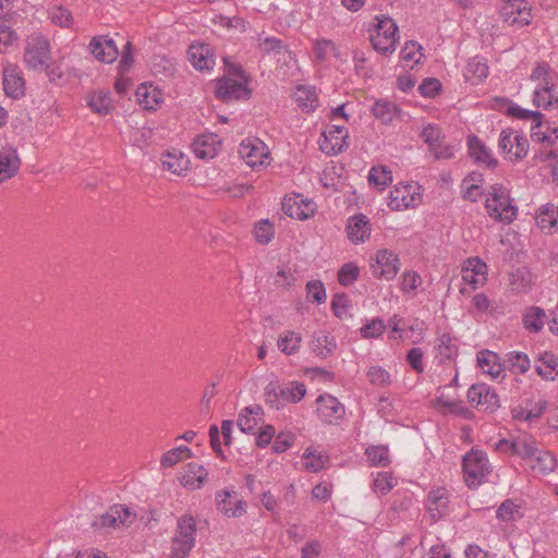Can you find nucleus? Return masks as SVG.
<instances>
[{
	"label": "nucleus",
	"instance_id": "1",
	"mask_svg": "<svg viewBox=\"0 0 558 558\" xmlns=\"http://www.w3.org/2000/svg\"><path fill=\"white\" fill-rule=\"evenodd\" d=\"M306 386L298 380L280 385L278 381H270L265 387V402L276 410H280L288 403H298L306 395Z\"/></svg>",
	"mask_w": 558,
	"mask_h": 558
},
{
	"label": "nucleus",
	"instance_id": "2",
	"mask_svg": "<svg viewBox=\"0 0 558 558\" xmlns=\"http://www.w3.org/2000/svg\"><path fill=\"white\" fill-rule=\"evenodd\" d=\"M196 520L191 514H183L178 519L177 529L171 542L169 558H186L195 545Z\"/></svg>",
	"mask_w": 558,
	"mask_h": 558
},
{
	"label": "nucleus",
	"instance_id": "3",
	"mask_svg": "<svg viewBox=\"0 0 558 558\" xmlns=\"http://www.w3.org/2000/svg\"><path fill=\"white\" fill-rule=\"evenodd\" d=\"M228 76L217 82L216 94L225 101L241 99L248 96L247 78L241 68L234 63L226 62Z\"/></svg>",
	"mask_w": 558,
	"mask_h": 558
},
{
	"label": "nucleus",
	"instance_id": "4",
	"mask_svg": "<svg viewBox=\"0 0 558 558\" xmlns=\"http://www.w3.org/2000/svg\"><path fill=\"white\" fill-rule=\"evenodd\" d=\"M486 209L490 218L510 223L517 217V207L512 205L508 192L501 186H493L486 198Z\"/></svg>",
	"mask_w": 558,
	"mask_h": 558
},
{
	"label": "nucleus",
	"instance_id": "5",
	"mask_svg": "<svg viewBox=\"0 0 558 558\" xmlns=\"http://www.w3.org/2000/svg\"><path fill=\"white\" fill-rule=\"evenodd\" d=\"M464 480L470 488L477 487L490 472L486 453L472 449L463 457L462 462Z\"/></svg>",
	"mask_w": 558,
	"mask_h": 558
},
{
	"label": "nucleus",
	"instance_id": "6",
	"mask_svg": "<svg viewBox=\"0 0 558 558\" xmlns=\"http://www.w3.org/2000/svg\"><path fill=\"white\" fill-rule=\"evenodd\" d=\"M50 59V44L39 34L27 38L24 48V62L28 69L41 71L48 65Z\"/></svg>",
	"mask_w": 558,
	"mask_h": 558
},
{
	"label": "nucleus",
	"instance_id": "7",
	"mask_svg": "<svg viewBox=\"0 0 558 558\" xmlns=\"http://www.w3.org/2000/svg\"><path fill=\"white\" fill-rule=\"evenodd\" d=\"M376 34L372 35L371 41L374 49L384 54H391L397 47L398 26L391 17H377Z\"/></svg>",
	"mask_w": 558,
	"mask_h": 558
},
{
	"label": "nucleus",
	"instance_id": "8",
	"mask_svg": "<svg viewBox=\"0 0 558 558\" xmlns=\"http://www.w3.org/2000/svg\"><path fill=\"white\" fill-rule=\"evenodd\" d=\"M239 155L252 168L269 165L270 151L267 145L257 137H248L241 142Z\"/></svg>",
	"mask_w": 558,
	"mask_h": 558
},
{
	"label": "nucleus",
	"instance_id": "9",
	"mask_svg": "<svg viewBox=\"0 0 558 558\" xmlns=\"http://www.w3.org/2000/svg\"><path fill=\"white\" fill-rule=\"evenodd\" d=\"M135 513L122 505H113L108 511L93 521L96 530L121 529L130 526L135 521Z\"/></svg>",
	"mask_w": 558,
	"mask_h": 558
},
{
	"label": "nucleus",
	"instance_id": "10",
	"mask_svg": "<svg viewBox=\"0 0 558 558\" xmlns=\"http://www.w3.org/2000/svg\"><path fill=\"white\" fill-rule=\"evenodd\" d=\"M421 203L420 186L416 183L396 185L389 193L388 206L392 210H403Z\"/></svg>",
	"mask_w": 558,
	"mask_h": 558
},
{
	"label": "nucleus",
	"instance_id": "11",
	"mask_svg": "<svg viewBox=\"0 0 558 558\" xmlns=\"http://www.w3.org/2000/svg\"><path fill=\"white\" fill-rule=\"evenodd\" d=\"M282 210L291 218L305 220L314 214V205L311 198L300 193H291L283 198Z\"/></svg>",
	"mask_w": 558,
	"mask_h": 558
},
{
	"label": "nucleus",
	"instance_id": "12",
	"mask_svg": "<svg viewBox=\"0 0 558 558\" xmlns=\"http://www.w3.org/2000/svg\"><path fill=\"white\" fill-rule=\"evenodd\" d=\"M316 414L326 424H338L344 415V407L331 395L316 398Z\"/></svg>",
	"mask_w": 558,
	"mask_h": 558
},
{
	"label": "nucleus",
	"instance_id": "13",
	"mask_svg": "<svg viewBox=\"0 0 558 558\" xmlns=\"http://www.w3.org/2000/svg\"><path fill=\"white\" fill-rule=\"evenodd\" d=\"M319 148L327 155H336L347 146L348 131L340 124H333L322 134Z\"/></svg>",
	"mask_w": 558,
	"mask_h": 558
},
{
	"label": "nucleus",
	"instance_id": "14",
	"mask_svg": "<svg viewBox=\"0 0 558 558\" xmlns=\"http://www.w3.org/2000/svg\"><path fill=\"white\" fill-rule=\"evenodd\" d=\"M371 268L375 277L390 280L395 278L399 271V258L389 250H380L377 252L375 263L371 265Z\"/></svg>",
	"mask_w": 558,
	"mask_h": 558
},
{
	"label": "nucleus",
	"instance_id": "15",
	"mask_svg": "<svg viewBox=\"0 0 558 558\" xmlns=\"http://www.w3.org/2000/svg\"><path fill=\"white\" fill-rule=\"evenodd\" d=\"M468 400L476 408L494 411L498 408V396L486 384L472 385L468 390Z\"/></svg>",
	"mask_w": 558,
	"mask_h": 558
},
{
	"label": "nucleus",
	"instance_id": "16",
	"mask_svg": "<svg viewBox=\"0 0 558 558\" xmlns=\"http://www.w3.org/2000/svg\"><path fill=\"white\" fill-rule=\"evenodd\" d=\"M508 113L514 118L521 120H532L533 125L531 129V137L535 142H551V135H547L546 132L542 131L543 128V114L538 111H532L527 109H523L519 106H510L508 108Z\"/></svg>",
	"mask_w": 558,
	"mask_h": 558
},
{
	"label": "nucleus",
	"instance_id": "17",
	"mask_svg": "<svg viewBox=\"0 0 558 558\" xmlns=\"http://www.w3.org/2000/svg\"><path fill=\"white\" fill-rule=\"evenodd\" d=\"M217 508L229 518L241 517L246 511V502L234 490H221L216 494Z\"/></svg>",
	"mask_w": 558,
	"mask_h": 558
},
{
	"label": "nucleus",
	"instance_id": "18",
	"mask_svg": "<svg viewBox=\"0 0 558 558\" xmlns=\"http://www.w3.org/2000/svg\"><path fill=\"white\" fill-rule=\"evenodd\" d=\"M3 90L7 96L19 99L25 94V82L22 71L14 64H7L3 69Z\"/></svg>",
	"mask_w": 558,
	"mask_h": 558
},
{
	"label": "nucleus",
	"instance_id": "19",
	"mask_svg": "<svg viewBox=\"0 0 558 558\" xmlns=\"http://www.w3.org/2000/svg\"><path fill=\"white\" fill-rule=\"evenodd\" d=\"M450 495L444 487H437L428 493L426 508L433 521L447 515L449 511Z\"/></svg>",
	"mask_w": 558,
	"mask_h": 558
},
{
	"label": "nucleus",
	"instance_id": "20",
	"mask_svg": "<svg viewBox=\"0 0 558 558\" xmlns=\"http://www.w3.org/2000/svg\"><path fill=\"white\" fill-rule=\"evenodd\" d=\"M501 13L505 20L511 24H518L524 26L531 22V8H527L525 0H504Z\"/></svg>",
	"mask_w": 558,
	"mask_h": 558
},
{
	"label": "nucleus",
	"instance_id": "21",
	"mask_svg": "<svg viewBox=\"0 0 558 558\" xmlns=\"http://www.w3.org/2000/svg\"><path fill=\"white\" fill-rule=\"evenodd\" d=\"M221 140L217 134L208 133L196 137L192 144L195 156L199 159L214 158L220 148Z\"/></svg>",
	"mask_w": 558,
	"mask_h": 558
},
{
	"label": "nucleus",
	"instance_id": "22",
	"mask_svg": "<svg viewBox=\"0 0 558 558\" xmlns=\"http://www.w3.org/2000/svg\"><path fill=\"white\" fill-rule=\"evenodd\" d=\"M89 50L97 60L105 63L113 62L119 54L116 43L106 37L93 38L89 43Z\"/></svg>",
	"mask_w": 558,
	"mask_h": 558
},
{
	"label": "nucleus",
	"instance_id": "23",
	"mask_svg": "<svg viewBox=\"0 0 558 558\" xmlns=\"http://www.w3.org/2000/svg\"><path fill=\"white\" fill-rule=\"evenodd\" d=\"M208 472L202 464L189 463L180 477L181 485L190 490L199 489L206 482Z\"/></svg>",
	"mask_w": 558,
	"mask_h": 558
},
{
	"label": "nucleus",
	"instance_id": "24",
	"mask_svg": "<svg viewBox=\"0 0 558 558\" xmlns=\"http://www.w3.org/2000/svg\"><path fill=\"white\" fill-rule=\"evenodd\" d=\"M187 53L190 62L197 70H209L215 65V58L209 45L192 44Z\"/></svg>",
	"mask_w": 558,
	"mask_h": 558
},
{
	"label": "nucleus",
	"instance_id": "25",
	"mask_svg": "<svg viewBox=\"0 0 558 558\" xmlns=\"http://www.w3.org/2000/svg\"><path fill=\"white\" fill-rule=\"evenodd\" d=\"M468 148L471 158L476 163L486 165L488 168L497 166V159L493 157L492 150L477 136H468Z\"/></svg>",
	"mask_w": 558,
	"mask_h": 558
},
{
	"label": "nucleus",
	"instance_id": "26",
	"mask_svg": "<svg viewBox=\"0 0 558 558\" xmlns=\"http://www.w3.org/2000/svg\"><path fill=\"white\" fill-rule=\"evenodd\" d=\"M347 234L354 243L364 242L371 234L368 218L363 214L350 217L347 225Z\"/></svg>",
	"mask_w": 558,
	"mask_h": 558
},
{
	"label": "nucleus",
	"instance_id": "27",
	"mask_svg": "<svg viewBox=\"0 0 558 558\" xmlns=\"http://www.w3.org/2000/svg\"><path fill=\"white\" fill-rule=\"evenodd\" d=\"M138 104L145 110H156L162 102L161 90L153 84H141L136 89Z\"/></svg>",
	"mask_w": 558,
	"mask_h": 558
},
{
	"label": "nucleus",
	"instance_id": "28",
	"mask_svg": "<svg viewBox=\"0 0 558 558\" xmlns=\"http://www.w3.org/2000/svg\"><path fill=\"white\" fill-rule=\"evenodd\" d=\"M161 163L165 170L182 175L189 169L190 160L182 151L172 149L162 155Z\"/></svg>",
	"mask_w": 558,
	"mask_h": 558
},
{
	"label": "nucleus",
	"instance_id": "29",
	"mask_svg": "<svg viewBox=\"0 0 558 558\" xmlns=\"http://www.w3.org/2000/svg\"><path fill=\"white\" fill-rule=\"evenodd\" d=\"M263 415L264 410L260 405L246 407L239 414L238 427L243 433H254Z\"/></svg>",
	"mask_w": 558,
	"mask_h": 558
},
{
	"label": "nucleus",
	"instance_id": "30",
	"mask_svg": "<svg viewBox=\"0 0 558 558\" xmlns=\"http://www.w3.org/2000/svg\"><path fill=\"white\" fill-rule=\"evenodd\" d=\"M20 158L14 148L9 147L0 151V182L11 179L20 168Z\"/></svg>",
	"mask_w": 558,
	"mask_h": 558
},
{
	"label": "nucleus",
	"instance_id": "31",
	"mask_svg": "<svg viewBox=\"0 0 558 558\" xmlns=\"http://www.w3.org/2000/svg\"><path fill=\"white\" fill-rule=\"evenodd\" d=\"M88 107L98 114H108L113 109L112 98L109 92L97 90L87 96Z\"/></svg>",
	"mask_w": 558,
	"mask_h": 558
},
{
	"label": "nucleus",
	"instance_id": "32",
	"mask_svg": "<svg viewBox=\"0 0 558 558\" xmlns=\"http://www.w3.org/2000/svg\"><path fill=\"white\" fill-rule=\"evenodd\" d=\"M555 86H539L535 88L533 104L545 110L558 108V95L554 93Z\"/></svg>",
	"mask_w": 558,
	"mask_h": 558
},
{
	"label": "nucleus",
	"instance_id": "33",
	"mask_svg": "<svg viewBox=\"0 0 558 558\" xmlns=\"http://www.w3.org/2000/svg\"><path fill=\"white\" fill-rule=\"evenodd\" d=\"M558 357L551 352L545 351L538 357L535 369L537 374L544 379H554L558 374Z\"/></svg>",
	"mask_w": 558,
	"mask_h": 558
},
{
	"label": "nucleus",
	"instance_id": "34",
	"mask_svg": "<svg viewBox=\"0 0 558 558\" xmlns=\"http://www.w3.org/2000/svg\"><path fill=\"white\" fill-rule=\"evenodd\" d=\"M529 466L541 474H547L556 468V458L549 452L536 449V454L530 459Z\"/></svg>",
	"mask_w": 558,
	"mask_h": 558
},
{
	"label": "nucleus",
	"instance_id": "35",
	"mask_svg": "<svg viewBox=\"0 0 558 558\" xmlns=\"http://www.w3.org/2000/svg\"><path fill=\"white\" fill-rule=\"evenodd\" d=\"M478 366L493 378H498L504 369L498 362V355L492 351H482L477 356Z\"/></svg>",
	"mask_w": 558,
	"mask_h": 558
},
{
	"label": "nucleus",
	"instance_id": "36",
	"mask_svg": "<svg viewBox=\"0 0 558 558\" xmlns=\"http://www.w3.org/2000/svg\"><path fill=\"white\" fill-rule=\"evenodd\" d=\"M488 75V66L483 58L474 57L465 66L464 77L465 80L476 84Z\"/></svg>",
	"mask_w": 558,
	"mask_h": 558
},
{
	"label": "nucleus",
	"instance_id": "37",
	"mask_svg": "<svg viewBox=\"0 0 558 558\" xmlns=\"http://www.w3.org/2000/svg\"><path fill=\"white\" fill-rule=\"evenodd\" d=\"M530 80L538 82L539 86H556L558 73H556L547 63H538L532 71Z\"/></svg>",
	"mask_w": 558,
	"mask_h": 558
},
{
	"label": "nucleus",
	"instance_id": "38",
	"mask_svg": "<svg viewBox=\"0 0 558 558\" xmlns=\"http://www.w3.org/2000/svg\"><path fill=\"white\" fill-rule=\"evenodd\" d=\"M292 98L302 111L311 112L314 110V92L310 85L295 86Z\"/></svg>",
	"mask_w": 558,
	"mask_h": 558
},
{
	"label": "nucleus",
	"instance_id": "39",
	"mask_svg": "<svg viewBox=\"0 0 558 558\" xmlns=\"http://www.w3.org/2000/svg\"><path fill=\"white\" fill-rule=\"evenodd\" d=\"M302 338L294 331H283L277 340L278 349L286 355H292L301 348Z\"/></svg>",
	"mask_w": 558,
	"mask_h": 558
},
{
	"label": "nucleus",
	"instance_id": "40",
	"mask_svg": "<svg viewBox=\"0 0 558 558\" xmlns=\"http://www.w3.org/2000/svg\"><path fill=\"white\" fill-rule=\"evenodd\" d=\"M372 112L374 117L383 123H389L399 114L400 110L397 105L391 101L378 100L374 104Z\"/></svg>",
	"mask_w": 558,
	"mask_h": 558
},
{
	"label": "nucleus",
	"instance_id": "41",
	"mask_svg": "<svg viewBox=\"0 0 558 558\" xmlns=\"http://www.w3.org/2000/svg\"><path fill=\"white\" fill-rule=\"evenodd\" d=\"M513 454L530 461L536 454V441L531 436H522L514 439Z\"/></svg>",
	"mask_w": 558,
	"mask_h": 558
},
{
	"label": "nucleus",
	"instance_id": "42",
	"mask_svg": "<svg viewBox=\"0 0 558 558\" xmlns=\"http://www.w3.org/2000/svg\"><path fill=\"white\" fill-rule=\"evenodd\" d=\"M192 457V451L186 446H179L165 452L160 459V465L162 468H172L180 461Z\"/></svg>",
	"mask_w": 558,
	"mask_h": 558
},
{
	"label": "nucleus",
	"instance_id": "43",
	"mask_svg": "<svg viewBox=\"0 0 558 558\" xmlns=\"http://www.w3.org/2000/svg\"><path fill=\"white\" fill-rule=\"evenodd\" d=\"M368 181L371 184L384 189L392 182L391 170L383 165L374 166L369 170Z\"/></svg>",
	"mask_w": 558,
	"mask_h": 558
},
{
	"label": "nucleus",
	"instance_id": "44",
	"mask_svg": "<svg viewBox=\"0 0 558 558\" xmlns=\"http://www.w3.org/2000/svg\"><path fill=\"white\" fill-rule=\"evenodd\" d=\"M437 350L442 362L453 359L458 353L456 340L447 333H444L438 338Z\"/></svg>",
	"mask_w": 558,
	"mask_h": 558
},
{
	"label": "nucleus",
	"instance_id": "45",
	"mask_svg": "<svg viewBox=\"0 0 558 558\" xmlns=\"http://www.w3.org/2000/svg\"><path fill=\"white\" fill-rule=\"evenodd\" d=\"M545 312L539 307L531 308L523 318L525 328L534 332L539 331L544 326Z\"/></svg>",
	"mask_w": 558,
	"mask_h": 558
},
{
	"label": "nucleus",
	"instance_id": "46",
	"mask_svg": "<svg viewBox=\"0 0 558 558\" xmlns=\"http://www.w3.org/2000/svg\"><path fill=\"white\" fill-rule=\"evenodd\" d=\"M372 465L386 466L389 462L388 448L385 446H373L365 451Z\"/></svg>",
	"mask_w": 558,
	"mask_h": 558
},
{
	"label": "nucleus",
	"instance_id": "47",
	"mask_svg": "<svg viewBox=\"0 0 558 558\" xmlns=\"http://www.w3.org/2000/svg\"><path fill=\"white\" fill-rule=\"evenodd\" d=\"M275 235L272 223L268 219L258 221L254 228V236L259 244H267Z\"/></svg>",
	"mask_w": 558,
	"mask_h": 558
},
{
	"label": "nucleus",
	"instance_id": "48",
	"mask_svg": "<svg viewBox=\"0 0 558 558\" xmlns=\"http://www.w3.org/2000/svg\"><path fill=\"white\" fill-rule=\"evenodd\" d=\"M50 21L60 27L69 28L73 24L71 12L63 7H54L49 11Z\"/></svg>",
	"mask_w": 558,
	"mask_h": 558
},
{
	"label": "nucleus",
	"instance_id": "49",
	"mask_svg": "<svg viewBox=\"0 0 558 558\" xmlns=\"http://www.w3.org/2000/svg\"><path fill=\"white\" fill-rule=\"evenodd\" d=\"M507 362L511 369L518 373H525L530 368V360L525 353L522 352H509L507 354Z\"/></svg>",
	"mask_w": 558,
	"mask_h": 558
},
{
	"label": "nucleus",
	"instance_id": "50",
	"mask_svg": "<svg viewBox=\"0 0 558 558\" xmlns=\"http://www.w3.org/2000/svg\"><path fill=\"white\" fill-rule=\"evenodd\" d=\"M360 275V268L354 263L344 264L338 271V281L342 286L352 284Z\"/></svg>",
	"mask_w": 558,
	"mask_h": 558
},
{
	"label": "nucleus",
	"instance_id": "51",
	"mask_svg": "<svg viewBox=\"0 0 558 558\" xmlns=\"http://www.w3.org/2000/svg\"><path fill=\"white\" fill-rule=\"evenodd\" d=\"M420 136L428 145L430 150L439 144L442 138V132L437 125L429 123L423 128Z\"/></svg>",
	"mask_w": 558,
	"mask_h": 558
},
{
	"label": "nucleus",
	"instance_id": "52",
	"mask_svg": "<svg viewBox=\"0 0 558 558\" xmlns=\"http://www.w3.org/2000/svg\"><path fill=\"white\" fill-rule=\"evenodd\" d=\"M338 56L335 43L329 39L316 40V61L329 60Z\"/></svg>",
	"mask_w": 558,
	"mask_h": 558
},
{
	"label": "nucleus",
	"instance_id": "53",
	"mask_svg": "<svg viewBox=\"0 0 558 558\" xmlns=\"http://www.w3.org/2000/svg\"><path fill=\"white\" fill-rule=\"evenodd\" d=\"M385 329L386 325L384 320L375 318L361 327L360 332L364 339H372L379 337L385 331Z\"/></svg>",
	"mask_w": 558,
	"mask_h": 558
},
{
	"label": "nucleus",
	"instance_id": "54",
	"mask_svg": "<svg viewBox=\"0 0 558 558\" xmlns=\"http://www.w3.org/2000/svg\"><path fill=\"white\" fill-rule=\"evenodd\" d=\"M17 40V35L10 26L0 21V53H4Z\"/></svg>",
	"mask_w": 558,
	"mask_h": 558
},
{
	"label": "nucleus",
	"instance_id": "55",
	"mask_svg": "<svg viewBox=\"0 0 558 558\" xmlns=\"http://www.w3.org/2000/svg\"><path fill=\"white\" fill-rule=\"evenodd\" d=\"M517 515H520V507L510 499L505 500L496 512V517L502 521L514 520Z\"/></svg>",
	"mask_w": 558,
	"mask_h": 558
},
{
	"label": "nucleus",
	"instance_id": "56",
	"mask_svg": "<svg viewBox=\"0 0 558 558\" xmlns=\"http://www.w3.org/2000/svg\"><path fill=\"white\" fill-rule=\"evenodd\" d=\"M422 47L415 41H407L401 50V59L407 62L418 63L422 58Z\"/></svg>",
	"mask_w": 558,
	"mask_h": 558
},
{
	"label": "nucleus",
	"instance_id": "57",
	"mask_svg": "<svg viewBox=\"0 0 558 558\" xmlns=\"http://www.w3.org/2000/svg\"><path fill=\"white\" fill-rule=\"evenodd\" d=\"M513 141H514L513 150L509 155V160H511V161L524 158L529 150L527 140L524 136L520 135L517 131L513 136Z\"/></svg>",
	"mask_w": 558,
	"mask_h": 558
},
{
	"label": "nucleus",
	"instance_id": "58",
	"mask_svg": "<svg viewBox=\"0 0 558 558\" xmlns=\"http://www.w3.org/2000/svg\"><path fill=\"white\" fill-rule=\"evenodd\" d=\"M258 47L262 51L270 53H281L286 51L282 41L275 37L259 38Z\"/></svg>",
	"mask_w": 558,
	"mask_h": 558
},
{
	"label": "nucleus",
	"instance_id": "59",
	"mask_svg": "<svg viewBox=\"0 0 558 558\" xmlns=\"http://www.w3.org/2000/svg\"><path fill=\"white\" fill-rule=\"evenodd\" d=\"M367 377L373 385L387 386L390 384V375L379 366H372L367 372Z\"/></svg>",
	"mask_w": 558,
	"mask_h": 558
},
{
	"label": "nucleus",
	"instance_id": "60",
	"mask_svg": "<svg viewBox=\"0 0 558 558\" xmlns=\"http://www.w3.org/2000/svg\"><path fill=\"white\" fill-rule=\"evenodd\" d=\"M422 283L421 276L415 271H405L402 275L401 290L405 293L415 291Z\"/></svg>",
	"mask_w": 558,
	"mask_h": 558
},
{
	"label": "nucleus",
	"instance_id": "61",
	"mask_svg": "<svg viewBox=\"0 0 558 558\" xmlns=\"http://www.w3.org/2000/svg\"><path fill=\"white\" fill-rule=\"evenodd\" d=\"M295 280V274L288 267H280L274 276V283L281 288L290 287Z\"/></svg>",
	"mask_w": 558,
	"mask_h": 558
},
{
	"label": "nucleus",
	"instance_id": "62",
	"mask_svg": "<svg viewBox=\"0 0 558 558\" xmlns=\"http://www.w3.org/2000/svg\"><path fill=\"white\" fill-rule=\"evenodd\" d=\"M514 134H515L514 130L508 129V130H502L500 135H499L498 147H499V149L504 154H506V157L508 159H509V155L513 150V145H514L513 136H514Z\"/></svg>",
	"mask_w": 558,
	"mask_h": 558
},
{
	"label": "nucleus",
	"instance_id": "63",
	"mask_svg": "<svg viewBox=\"0 0 558 558\" xmlns=\"http://www.w3.org/2000/svg\"><path fill=\"white\" fill-rule=\"evenodd\" d=\"M373 485L376 493L385 495L393 487V477L387 472L378 473Z\"/></svg>",
	"mask_w": 558,
	"mask_h": 558
},
{
	"label": "nucleus",
	"instance_id": "64",
	"mask_svg": "<svg viewBox=\"0 0 558 558\" xmlns=\"http://www.w3.org/2000/svg\"><path fill=\"white\" fill-rule=\"evenodd\" d=\"M349 307V299L344 293L336 294L331 301V308L333 311V314L342 318L348 311Z\"/></svg>",
	"mask_w": 558,
	"mask_h": 558
}]
</instances>
